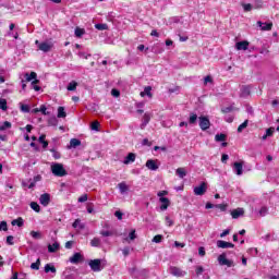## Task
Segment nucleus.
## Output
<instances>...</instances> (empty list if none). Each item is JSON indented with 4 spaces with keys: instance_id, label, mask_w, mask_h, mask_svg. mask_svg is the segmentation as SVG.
I'll return each mask as SVG.
<instances>
[{
    "instance_id": "nucleus-1",
    "label": "nucleus",
    "mask_w": 279,
    "mask_h": 279,
    "mask_svg": "<svg viewBox=\"0 0 279 279\" xmlns=\"http://www.w3.org/2000/svg\"><path fill=\"white\" fill-rule=\"evenodd\" d=\"M51 171L57 178H64L66 175V170L62 163H52Z\"/></svg>"
},
{
    "instance_id": "nucleus-2",
    "label": "nucleus",
    "mask_w": 279,
    "mask_h": 279,
    "mask_svg": "<svg viewBox=\"0 0 279 279\" xmlns=\"http://www.w3.org/2000/svg\"><path fill=\"white\" fill-rule=\"evenodd\" d=\"M35 45L38 46L39 51H44V53H49V51H51V49H53V43L51 41H35Z\"/></svg>"
},
{
    "instance_id": "nucleus-3",
    "label": "nucleus",
    "mask_w": 279,
    "mask_h": 279,
    "mask_svg": "<svg viewBox=\"0 0 279 279\" xmlns=\"http://www.w3.org/2000/svg\"><path fill=\"white\" fill-rule=\"evenodd\" d=\"M168 271L171 276H174V278H184V276H186V270H182V268L177 266H170Z\"/></svg>"
},
{
    "instance_id": "nucleus-4",
    "label": "nucleus",
    "mask_w": 279,
    "mask_h": 279,
    "mask_svg": "<svg viewBox=\"0 0 279 279\" xmlns=\"http://www.w3.org/2000/svg\"><path fill=\"white\" fill-rule=\"evenodd\" d=\"M198 125L203 132H206V130L210 129V119L208 117H199L198 118Z\"/></svg>"
},
{
    "instance_id": "nucleus-5",
    "label": "nucleus",
    "mask_w": 279,
    "mask_h": 279,
    "mask_svg": "<svg viewBox=\"0 0 279 279\" xmlns=\"http://www.w3.org/2000/svg\"><path fill=\"white\" fill-rule=\"evenodd\" d=\"M218 263L221 266L234 267V260L226 258V253L218 256Z\"/></svg>"
},
{
    "instance_id": "nucleus-6",
    "label": "nucleus",
    "mask_w": 279,
    "mask_h": 279,
    "mask_svg": "<svg viewBox=\"0 0 279 279\" xmlns=\"http://www.w3.org/2000/svg\"><path fill=\"white\" fill-rule=\"evenodd\" d=\"M206 191H208V185L206 182H203L201 185L194 187V195H206Z\"/></svg>"
},
{
    "instance_id": "nucleus-7",
    "label": "nucleus",
    "mask_w": 279,
    "mask_h": 279,
    "mask_svg": "<svg viewBox=\"0 0 279 279\" xmlns=\"http://www.w3.org/2000/svg\"><path fill=\"white\" fill-rule=\"evenodd\" d=\"M88 265L92 271H101V259H90Z\"/></svg>"
},
{
    "instance_id": "nucleus-8",
    "label": "nucleus",
    "mask_w": 279,
    "mask_h": 279,
    "mask_svg": "<svg viewBox=\"0 0 279 279\" xmlns=\"http://www.w3.org/2000/svg\"><path fill=\"white\" fill-rule=\"evenodd\" d=\"M146 167L147 169H149L150 171H158V167H160V162H158V159L154 160V159H148L146 161Z\"/></svg>"
},
{
    "instance_id": "nucleus-9",
    "label": "nucleus",
    "mask_w": 279,
    "mask_h": 279,
    "mask_svg": "<svg viewBox=\"0 0 279 279\" xmlns=\"http://www.w3.org/2000/svg\"><path fill=\"white\" fill-rule=\"evenodd\" d=\"M217 247H219L220 250H228V248H232L234 247V244L232 242H227L223 240H218L216 242Z\"/></svg>"
},
{
    "instance_id": "nucleus-10",
    "label": "nucleus",
    "mask_w": 279,
    "mask_h": 279,
    "mask_svg": "<svg viewBox=\"0 0 279 279\" xmlns=\"http://www.w3.org/2000/svg\"><path fill=\"white\" fill-rule=\"evenodd\" d=\"M39 203L41 206L47 207L48 204H51V195L49 193H44L39 197Z\"/></svg>"
},
{
    "instance_id": "nucleus-11",
    "label": "nucleus",
    "mask_w": 279,
    "mask_h": 279,
    "mask_svg": "<svg viewBox=\"0 0 279 279\" xmlns=\"http://www.w3.org/2000/svg\"><path fill=\"white\" fill-rule=\"evenodd\" d=\"M258 27H260V29L263 32H271V27H274V23H263L260 21L257 22Z\"/></svg>"
},
{
    "instance_id": "nucleus-12",
    "label": "nucleus",
    "mask_w": 279,
    "mask_h": 279,
    "mask_svg": "<svg viewBox=\"0 0 279 279\" xmlns=\"http://www.w3.org/2000/svg\"><path fill=\"white\" fill-rule=\"evenodd\" d=\"M80 260H84L82 253H74L73 256L70 257V263H72V265H77Z\"/></svg>"
},
{
    "instance_id": "nucleus-13",
    "label": "nucleus",
    "mask_w": 279,
    "mask_h": 279,
    "mask_svg": "<svg viewBox=\"0 0 279 279\" xmlns=\"http://www.w3.org/2000/svg\"><path fill=\"white\" fill-rule=\"evenodd\" d=\"M159 202L161 204L160 210H167V208H169V206H171V201H169V198H167V197H160Z\"/></svg>"
},
{
    "instance_id": "nucleus-14",
    "label": "nucleus",
    "mask_w": 279,
    "mask_h": 279,
    "mask_svg": "<svg viewBox=\"0 0 279 279\" xmlns=\"http://www.w3.org/2000/svg\"><path fill=\"white\" fill-rule=\"evenodd\" d=\"M248 47H250L248 41H239L235 44V49H238V51H247Z\"/></svg>"
},
{
    "instance_id": "nucleus-15",
    "label": "nucleus",
    "mask_w": 279,
    "mask_h": 279,
    "mask_svg": "<svg viewBox=\"0 0 279 279\" xmlns=\"http://www.w3.org/2000/svg\"><path fill=\"white\" fill-rule=\"evenodd\" d=\"M243 215H245L243 208H236L231 211L232 219H239V217H243Z\"/></svg>"
},
{
    "instance_id": "nucleus-16",
    "label": "nucleus",
    "mask_w": 279,
    "mask_h": 279,
    "mask_svg": "<svg viewBox=\"0 0 279 279\" xmlns=\"http://www.w3.org/2000/svg\"><path fill=\"white\" fill-rule=\"evenodd\" d=\"M233 171L236 173V175H243V163L241 162H234L233 163Z\"/></svg>"
},
{
    "instance_id": "nucleus-17",
    "label": "nucleus",
    "mask_w": 279,
    "mask_h": 279,
    "mask_svg": "<svg viewBox=\"0 0 279 279\" xmlns=\"http://www.w3.org/2000/svg\"><path fill=\"white\" fill-rule=\"evenodd\" d=\"M118 189H119L121 195H125V193H128V191H130V186H128V183H125L124 181L118 184Z\"/></svg>"
},
{
    "instance_id": "nucleus-18",
    "label": "nucleus",
    "mask_w": 279,
    "mask_h": 279,
    "mask_svg": "<svg viewBox=\"0 0 279 279\" xmlns=\"http://www.w3.org/2000/svg\"><path fill=\"white\" fill-rule=\"evenodd\" d=\"M135 160H136V154L130 153V154L124 158L123 163H124V165H130V163L134 162Z\"/></svg>"
},
{
    "instance_id": "nucleus-19",
    "label": "nucleus",
    "mask_w": 279,
    "mask_h": 279,
    "mask_svg": "<svg viewBox=\"0 0 279 279\" xmlns=\"http://www.w3.org/2000/svg\"><path fill=\"white\" fill-rule=\"evenodd\" d=\"M80 145H82V141L77 140V138H72L70 141V146H68L69 149H75L76 147H80Z\"/></svg>"
},
{
    "instance_id": "nucleus-20",
    "label": "nucleus",
    "mask_w": 279,
    "mask_h": 279,
    "mask_svg": "<svg viewBox=\"0 0 279 279\" xmlns=\"http://www.w3.org/2000/svg\"><path fill=\"white\" fill-rule=\"evenodd\" d=\"M149 121H151V117L149 116V113H145L144 117H143V122L141 124V129L145 130V128L147 126Z\"/></svg>"
},
{
    "instance_id": "nucleus-21",
    "label": "nucleus",
    "mask_w": 279,
    "mask_h": 279,
    "mask_svg": "<svg viewBox=\"0 0 279 279\" xmlns=\"http://www.w3.org/2000/svg\"><path fill=\"white\" fill-rule=\"evenodd\" d=\"M60 250V243L54 242L53 244L48 245V252L50 254H53L54 252H58Z\"/></svg>"
},
{
    "instance_id": "nucleus-22",
    "label": "nucleus",
    "mask_w": 279,
    "mask_h": 279,
    "mask_svg": "<svg viewBox=\"0 0 279 279\" xmlns=\"http://www.w3.org/2000/svg\"><path fill=\"white\" fill-rule=\"evenodd\" d=\"M84 34H86V29L81 28L80 26H76V28L74 31V36L76 38H82V36H84Z\"/></svg>"
},
{
    "instance_id": "nucleus-23",
    "label": "nucleus",
    "mask_w": 279,
    "mask_h": 279,
    "mask_svg": "<svg viewBox=\"0 0 279 279\" xmlns=\"http://www.w3.org/2000/svg\"><path fill=\"white\" fill-rule=\"evenodd\" d=\"M250 93H252V88L250 86H243L241 88V97H250Z\"/></svg>"
},
{
    "instance_id": "nucleus-24",
    "label": "nucleus",
    "mask_w": 279,
    "mask_h": 279,
    "mask_svg": "<svg viewBox=\"0 0 279 279\" xmlns=\"http://www.w3.org/2000/svg\"><path fill=\"white\" fill-rule=\"evenodd\" d=\"M37 76L38 75L36 74V72H31V73L24 74L25 82H32V80H36Z\"/></svg>"
},
{
    "instance_id": "nucleus-25",
    "label": "nucleus",
    "mask_w": 279,
    "mask_h": 279,
    "mask_svg": "<svg viewBox=\"0 0 279 279\" xmlns=\"http://www.w3.org/2000/svg\"><path fill=\"white\" fill-rule=\"evenodd\" d=\"M56 266L53 264H46L45 265V274H56Z\"/></svg>"
},
{
    "instance_id": "nucleus-26",
    "label": "nucleus",
    "mask_w": 279,
    "mask_h": 279,
    "mask_svg": "<svg viewBox=\"0 0 279 279\" xmlns=\"http://www.w3.org/2000/svg\"><path fill=\"white\" fill-rule=\"evenodd\" d=\"M189 123L190 125H195L197 123V113H190Z\"/></svg>"
},
{
    "instance_id": "nucleus-27",
    "label": "nucleus",
    "mask_w": 279,
    "mask_h": 279,
    "mask_svg": "<svg viewBox=\"0 0 279 279\" xmlns=\"http://www.w3.org/2000/svg\"><path fill=\"white\" fill-rule=\"evenodd\" d=\"M58 119H66V111H64V107L58 108Z\"/></svg>"
},
{
    "instance_id": "nucleus-28",
    "label": "nucleus",
    "mask_w": 279,
    "mask_h": 279,
    "mask_svg": "<svg viewBox=\"0 0 279 279\" xmlns=\"http://www.w3.org/2000/svg\"><path fill=\"white\" fill-rule=\"evenodd\" d=\"M90 245H92V247H101V239H99V238H94V239L90 241Z\"/></svg>"
},
{
    "instance_id": "nucleus-29",
    "label": "nucleus",
    "mask_w": 279,
    "mask_h": 279,
    "mask_svg": "<svg viewBox=\"0 0 279 279\" xmlns=\"http://www.w3.org/2000/svg\"><path fill=\"white\" fill-rule=\"evenodd\" d=\"M11 223L12 226H17V228H23L24 220L21 217H19L17 219L12 220Z\"/></svg>"
},
{
    "instance_id": "nucleus-30",
    "label": "nucleus",
    "mask_w": 279,
    "mask_h": 279,
    "mask_svg": "<svg viewBox=\"0 0 279 279\" xmlns=\"http://www.w3.org/2000/svg\"><path fill=\"white\" fill-rule=\"evenodd\" d=\"M145 95L151 98V86H146L144 92H141V97H145Z\"/></svg>"
},
{
    "instance_id": "nucleus-31",
    "label": "nucleus",
    "mask_w": 279,
    "mask_h": 279,
    "mask_svg": "<svg viewBox=\"0 0 279 279\" xmlns=\"http://www.w3.org/2000/svg\"><path fill=\"white\" fill-rule=\"evenodd\" d=\"M177 175H179V178L184 179L186 178V170L184 168H178L175 171Z\"/></svg>"
},
{
    "instance_id": "nucleus-32",
    "label": "nucleus",
    "mask_w": 279,
    "mask_h": 279,
    "mask_svg": "<svg viewBox=\"0 0 279 279\" xmlns=\"http://www.w3.org/2000/svg\"><path fill=\"white\" fill-rule=\"evenodd\" d=\"M10 128H12V123L4 121L1 125H0V132H5V130H10Z\"/></svg>"
},
{
    "instance_id": "nucleus-33",
    "label": "nucleus",
    "mask_w": 279,
    "mask_h": 279,
    "mask_svg": "<svg viewBox=\"0 0 279 279\" xmlns=\"http://www.w3.org/2000/svg\"><path fill=\"white\" fill-rule=\"evenodd\" d=\"M68 90H70V92H73V90H77V82H75V81H72V82H70L69 84H68Z\"/></svg>"
},
{
    "instance_id": "nucleus-34",
    "label": "nucleus",
    "mask_w": 279,
    "mask_h": 279,
    "mask_svg": "<svg viewBox=\"0 0 279 279\" xmlns=\"http://www.w3.org/2000/svg\"><path fill=\"white\" fill-rule=\"evenodd\" d=\"M48 125L56 128L58 125V118L51 117L48 119Z\"/></svg>"
},
{
    "instance_id": "nucleus-35",
    "label": "nucleus",
    "mask_w": 279,
    "mask_h": 279,
    "mask_svg": "<svg viewBox=\"0 0 279 279\" xmlns=\"http://www.w3.org/2000/svg\"><path fill=\"white\" fill-rule=\"evenodd\" d=\"M50 151L54 160H60V158H62V155L60 154V151L56 150L54 148H51Z\"/></svg>"
},
{
    "instance_id": "nucleus-36",
    "label": "nucleus",
    "mask_w": 279,
    "mask_h": 279,
    "mask_svg": "<svg viewBox=\"0 0 279 279\" xmlns=\"http://www.w3.org/2000/svg\"><path fill=\"white\" fill-rule=\"evenodd\" d=\"M215 141H216L217 143H223V141H226V134H223V133L216 134Z\"/></svg>"
},
{
    "instance_id": "nucleus-37",
    "label": "nucleus",
    "mask_w": 279,
    "mask_h": 279,
    "mask_svg": "<svg viewBox=\"0 0 279 279\" xmlns=\"http://www.w3.org/2000/svg\"><path fill=\"white\" fill-rule=\"evenodd\" d=\"M0 110H8V100H5L4 98H0Z\"/></svg>"
},
{
    "instance_id": "nucleus-38",
    "label": "nucleus",
    "mask_w": 279,
    "mask_h": 279,
    "mask_svg": "<svg viewBox=\"0 0 279 279\" xmlns=\"http://www.w3.org/2000/svg\"><path fill=\"white\" fill-rule=\"evenodd\" d=\"M248 123H250V120H245L242 124L238 126V132L241 134V132H243L245 128H247Z\"/></svg>"
},
{
    "instance_id": "nucleus-39",
    "label": "nucleus",
    "mask_w": 279,
    "mask_h": 279,
    "mask_svg": "<svg viewBox=\"0 0 279 279\" xmlns=\"http://www.w3.org/2000/svg\"><path fill=\"white\" fill-rule=\"evenodd\" d=\"M95 28L98 29L99 32H104L108 29V24L98 23V24H95Z\"/></svg>"
},
{
    "instance_id": "nucleus-40",
    "label": "nucleus",
    "mask_w": 279,
    "mask_h": 279,
    "mask_svg": "<svg viewBox=\"0 0 279 279\" xmlns=\"http://www.w3.org/2000/svg\"><path fill=\"white\" fill-rule=\"evenodd\" d=\"M31 208H32V210H34L35 213H40V205H38V203H36V202H32V203H31Z\"/></svg>"
},
{
    "instance_id": "nucleus-41",
    "label": "nucleus",
    "mask_w": 279,
    "mask_h": 279,
    "mask_svg": "<svg viewBox=\"0 0 279 279\" xmlns=\"http://www.w3.org/2000/svg\"><path fill=\"white\" fill-rule=\"evenodd\" d=\"M31 269H35L36 271L40 269V258H38L35 263L31 265Z\"/></svg>"
},
{
    "instance_id": "nucleus-42",
    "label": "nucleus",
    "mask_w": 279,
    "mask_h": 279,
    "mask_svg": "<svg viewBox=\"0 0 279 279\" xmlns=\"http://www.w3.org/2000/svg\"><path fill=\"white\" fill-rule=\"evenodd\" d=\"M39 112H41V114H44L45 117H49V114H50V112L47 111V107L45 105L40 106Z\"/></svg>"
},
{
    "instance_id": "nucleus-43",
    "label": "nucleus",
    "mask_w": 279,
    "mask_h": 279,
    "mask_svg": "<svg viewBox=\"0 0 279 279\" xmlns=\"http://www.w3.org/2000/svg\"><path fill=\"white\" fill-rule=\"evenodd\" d=\"M31 236L34 239H43V233L38 231H31Z\"/></svg>"
},
{
    "instance_id": "nucleus-44",
    "label": "nucleus",
    "mask_w": 279,
    "mask_h": 279,
    "mask_svg": "<svg viewBox=\"0 0 279 279\" xmlns=\"http://www.w3.org/2000/svg\"><path fill=\"white\" fill-rule=\"evenodd\" d=\"M90 130H94V132H99V122L95 121L90 124Z\"/></svg>"
},
{
    "instance_id": "nucleus-45",
    "label": "nucleus",
    "mask_w": 279,
    "mask_h": 279,
    "mask_svg": "<svg viewBox=\"0 0 279 279\" xmlns=\"http://www.w3.org/2000/svg\"><path fill=\"white\" fill-rule=\"evenodd\" d=\"M268 213H269V209L264 206L259 209V217H265Z\"/></svg>"
},
{
    "instance_id": "nucleus-46",
    "label": "nucleus",
    "mask_w": 279,
    "mask_h": 279,
    "mask_svg": "<svg viewBox=\"0 0 279 279\" xmlns=\"http://www.w3.org/2000/svg\"><path fill=\"white\" fill-rule=\"evenodd\" d=\"M244 12H252V4L251 3H242Z\"/></svg>"
},
{
    "instance_id": "nucleus-47",
    "label": "nucleus",
    "mask_w": 279,
    "mask_h": 279,
    "mask_svg": "<svg viewBox=\"0 0 279 279\" xmlns=\"http://www.w3.org/2000/svg\"><path fill=\"white\" fill-rule=\"evenodd\" d=\"M215 208H219V210H221L222 213H226V210L228 209V205L218 204V205H215Z\"/></svg>"
},
{
    "instance_id": "nucleus-48",
    "label": "nucleus",
    "mask_w": 279,
    "mask_h": 279,
    "mask_svg": "<svg viewBox=\"0 0 279 279\" xmlns=\"http://www.w3.org/2000/svg\"><path fill=\"white\" fill-rule=\"evenodd\" d=\"M153 243H162V235L157 234L153 238Z\"/></svg>"
},
{
    "instance_id": "nucleus-49",
    "label": "nucleus",
    "mask_w": 279,
    "mask_h": 279,
    "mask_svg": "<svg viewBox=\"0 0 279 279\" xmlns=\"http://www.w3.org/2000/svg\"><path fill=\"white\" fill-rule=\"evenodd\" d=\"M136 239V230L133 229L130 233H129V240L130 241H134Z\"/></svg>"
},
{
    "instance_id": "nucleus-50",
    "label": "nucleus",
    "mask_w": 279,
    "mask_h": 279,
    "mask_svg": "<svg viewBox=\"0 0 279 279\" xmlns=\"http://www.w3.org/2000/svg\"><path fill=\"white\" fill-rule=\"evenodd\" d=\"M111 95L112 97H121V92H119L117 88H113L111 89Z\"/></svg>"
},
{
    "instance_id": "nucleus-51",
    "label": "nucleus",
    "mask_w": 279,
    "mask_h": 279,
    "mask_svg": "<svg viewBox=\"0 0 279 279\" xmlns=\"http://www.w3.org/2000/svg\"><path fill=\"white\" fill-rule=\"evenodd\" d=\"M0 230H3V232H7V230H8V222L1 221L0 222Z\"/></svg>"
},
{
    "instance_id": "nucleus-52",
    "label": "nucleus",
    "mask_w": 279,
    "mask_h": 279,
    "mask_svg": "<svg viewBox=\"0 0 279 279\" xmlns=\"http://www.w3.org/2000/svg\"><path fill=\"white\" fill-rule=\"evenodd\" d=\"M274 132H276V129L275 128H269L266 130V134L267 136H274Z\"/></svg>"
},
{
    "instance_id": "nucleus-53",
    "label": "nucleus",
    "mask_w": 279,
    "mask_h": 279,
    "mask_svg": "<svg viewBox=\"0 0 279 279\" xmlns=\"http://www.w3.org/2000/svg\"><path fill=\"white\" fill-rule=\"evenodd\" d=\"M204 274V267L196 266V276H202Z\"/></svg>"
},
{
    "instance_id": "nucleus-54",
    "label": "nucleus",
    "mask_w": 279,
    "mask_h": 279,
    "mask_svg": "<svg viewBox=\"0 0 279 279\" xmlns=\"http://www.w3.org/2000/svg\"><path fill=\"white\" fill-rule=\"evenodd\" d=\"M78 202L81 204H84V202H88V195L85 194V195L80 196Z\"/></svg>"
},
{
    "instance_id": "nucleus-55",
    "label": "nucleus",
    "mask_w": 279,
    "mask_h": 279,
    "mask_svg": "<svg viewBox=\"0 0 279 279\" xmlns=\"http://www.w3.org/2000/svg\"><path fill=\"white\" fill-rule=\"evenodd\" d=\"M36 84H38V80H35V81L32 82L34 90L38 92V90H40V86H38Z\"/></svg>"
},
{
    "instance_id": "nucleus-56",
    "label": "nucleus",
    "mask_w": 279,
    "mask_h": 279,
    "mask_svg": "<svg viewBox=\"0 0 279 279\" xmlns=\"http://www.w3.org/2000/svg\"><path fill=\"white\" fill-rule=\"evenodd\" d=\"M168 93L173 94V93H180V86H175L174 88H169Z\"/></svg>"
},
{
    "instance_id": "nucleus-57",
    "label": "nucleus",
    "mask_w": 279,
    "mask_h": 279,
    "mask_svg": "<svg viewBox=\"0 0 279 279\" xmlns=\"http://www.w3.org/2000/svg\"><path fill=\"white\" fill-rule=\"evenodd\" d=\"M7 243H8V245H14V236L9 235V236L7 238Z\"/></svg>"
},
{
    "instance_id": "nucleus-58",
    "label": "nucleus",
    "mask_w": 279,
    "mask_h": 279,
    "mask_svg": "<svg viewBox=\"0 0 279 279\" xmlns=\"http://www.w3.org/2000/svg\"><path fill=\"white\" fill-rule=\"evenodd\" d=\"M122 254H123V256H130V246H125V247L122 250Z\"/></svg>"
},
{
    "instance_id": "nucleus-59",
    "label": "nucleus",
    "mask_w": 279,
    "mask_h": 279,
    "mask_svg": "<svg viewBox=\"0 0 279 279\" xmlns=\"http://www.w3.org/2000/svg\"><path fill=\"white\" fill-rule=\"evenodd\" d=\"M221 112L223 114H228V112H232V107H225V108L221 109Z\"/></svg>"
},
{
    "instance_id": "nucleus-60",
    "label": "nucleus",
    "mask_w": 279,
    "mask_h": 279,
    "mask_svg": "<svg viewBox=\"0 0 279 279\" xmlns=\"http://www.w3.org/2000/svg\"><path fill=\"white\" fill-rule=\"evenodd\" d=\"M198 254H199V256H206V248H204V246H201L198 248Z\"/></svg>"
},
{
    "instance_id": "nucleus-61",
    "label": "nucleus",
    "mask_w": 279,
    "mask_h": 279,
    "mask_svg": "<svg viewBox=\"0 0 279 279\" xmlns=\"http://www.w3.org/2000/svg\"><path fill=\"white\" fill-rule=\"evenodd\" d=\"M78 56H80V58H84L85 60H88V58H90V54H88L86 52H80Z\"/></svg>"
},
{
    "instance_id": "nucleus-62",
    "label": "nucleus",
    "mask_w": 279,
    "mask_h": 279,
    "mask_svg": "<svg viewBox=\"0 0 279 279\" xmlns=\"http://www.w3.org/2000/svg\"><path fill=\"white\" fill-rule=\"evenodd\" d=\"M101 236H112L111 231H100Z\"/></svg>"
},
{
    "instance_id": "nucleus-63",
    "label": "nucleus",
    "mask_w": 279,
    "mask_h": 279,
    "mask_svg": "<svg viewBox=\"0 0 279 279\" xmlns=\"http://www.w3.org/2000/svg\"><path fill=\"white\" fill-rule=\"evenodd\" d=\"M157 195L159 196V199H160V197H165V195H169V192H167V191H159L157 193Z\"/></svg>"
},
{
    "instance_id": "nucleus-64",
    "label": "nucleus",
    "mask_w": 279,
    "mask_h": 279,
    "mask_svg": "<svg viewBox=\"0 0 279 279\" xmlns=\"http://www.w3.org/2000/svg\"><path fill=\"white\" fill-rule=\"evenodd\" d=\"M21 110H22V112H29V106H27V105H22V106H21Z\"/></svg>"
}]
</instances>
